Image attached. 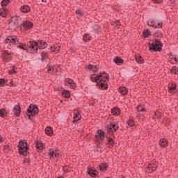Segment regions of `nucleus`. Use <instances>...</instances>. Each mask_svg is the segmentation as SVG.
Here are the masks:
<instances>
[{"instance_id":"obj_18","label":"nucleus","mask_w":178,"mask_h":178,"mask_svg":"<svg viewBox=\"0 0 178 178\" xmlns=\"http://www.w3.org/2000/svg\"><path fill=\"white\" fill-rule=\"evenodd\" d=\"M111 113L118 116V115L120 114V109L118 107L113 108L111 109Z\"/></svg>"},{"instance_id":"obj_48","label":"nucleus","mask_w":178,"mask_h":178,"mask_svg":"<svg viewBox=\"0 0 178 178\" xmlns=\"http://www.w3.org/2000/svg\"><path fill=\"white\" fill-rule=\"evenodd\" d=\"M54 158H59V153L58 152H54Z\"/></svg>"},{"instance_id":"obj_5","label":"nucleus","mask_w":178,"mask_h":178,"mask_svg":"<svg viewBox=\"0 0 178 178\" xmlns=\"http://www.w3.org/2000/svg\"><path fill=\"white\" fill-rule=\"evenodd\" d=\"M6 42L8 44V45L19 44V38H17L16 36H8L6 39Z\"/></svg>"},{"instance_id":"obj_1","label":"nucleus","mask_w":178,"mask_h":178,"mask_svg":"<svg viewBox=\"0 0 178 178\" xmlns=\"http://www.w3.org/2000/svg\"><path fill=\"white\" fill-rule=\"evenodd\" d=\"M48 44L47 42L44 40H38V42H29L28 43L29 50V51H38L39 49H44V48H47Z\"/></svg>"},{"instance_id":"obj_42","label":"nucleus","mask_w":178,"mask_h":178,"mask_svg":"<svg viewBox=\"0 0 178 178\" xmlns=\"http://www.w3.org/2000/svg\"><path fill=\"white\" fill-rule=\"evenodd\" d=\"M171 72H172V73H175V74H177V73H178V67H173L171 69Z\"/></svg>"},{"instance_id":"obj_15","label":"nucleus","mask_w":178,"mask_h":178,"mask_svg":"<svg viewBox=\"0 0 178 178\" xmlns=\"http://www.w3.org/2000/svg\"><path fill=\"white\" fill-rule=\"evenodd\" d=\"M119 92L120 94H122V95H126V94L129 92V90L127 88H126V87L122 86L119 88Z\"/></svg>"},{"instance_id":"obj_22","label":"nucleus","mask_w":178,"mask_h":178,"mask_svg":"<svg viewBox=\"0 0 178 178\" xmlns=\"http://www.w3.org/2000/svg\"><path fill=\"white\" fill-rule=\"evenodd\" d=\"M45 133L47 134V136H52V134H54V131H52V128L47 127L45 129Z\"/></svg>"},{"instance_id":"obj_38","label":"nucleus","mask_w":178,"mask_h":178,"mask_svg":"<svg viewBox=\"0 0 178 178\" xmlns=\"http://www.w3.org/2000/svg\"><path fill=\"white\" fill-rule=\"evenodd\" d=\"M76 13L78 16H83V15H84V13L83 11V10L79 9V10H76Z\"/></svg>"},{"instance_id":"obj_37","label":"nucleus","mask_w":178,"mask_h":178,"mask_svg":"<svg viewBox=\"0 0 178 178\" xmlns=\"http://www.w3.org/2000/svg\"><path fill=\"white\" fill-rule=\"evenodd\" d=\"M6 86V81L3 79H0V87H5Z\"/></svg>"},{"instance_id":"obj_3","label":"nucleus","mask_w":178,"mask_h":178,"mask_svg":"<svg viewBox=\"0 0 178 178\" xmlns=\"http://www.w3.org/2000/svg\"><path fill=\"white\" fill-rule=\"evenodd\" d=\"M38 113V107L34 104H31L27 109L26 115L29 117V119H31V116L34 117Z\"/></svg>"},{"instance_id":"obj_41","label":"nucleus","mask_w":178,"mask_h":178,"mask_svg":"<svg viewBox=\"0 0 178 178\" xmlns=\"http://www.w3.org/2000/svg\"><path fill=\"white\" fill-rule=\"evenodd\" d=\"M148 26H151V27H155V21L150 20L147 22Z\"/></svg>"},{"instance_id":"obj_12","label":"nucleus","mask_w":178,"mask_h":178,"mask_svg":"<svg viewBox=\"0 0 178 178\" xmlns=\"http://www.w3.org/2000/svg\"><path fill=\"white\" fill-rule=\"evenodd\" d=\"M35 145L38 152H41V151L44 149V143H42L41 141H37L35 143Z\"/></svg>"},{"instance_id":"obj_33","label":"nucleus","mask_w":178,"mask_h":178,"mask_svg":"<svg viewBox=\"0 0 178 178\" xmlns=\"http://www.w3.org/2000/svg\"><path fill=\"white\" fill-rule=\"evenodd\" d=\"M48 58V53L45 51L42 52V60L44 62Z\"/></svg>"},{"instance_id":"obj_40","label":"nucleus","mask_w":178,"mask_h":178,"mask_svg":"<svg viewBox=\"0 0 178 178\" xmlns=\"http://www.w3.org/2000/svg\"><path fill=\"white\" fill-rule=\"evenodd\" d=\"M137 111L138 112H145V108L142 106H138Z\"/></svg>"},{"instance_id":"obj_34","label":"nucleus","mask_w":178,"mask_h":178,"mask_svg":"<svg viewBox=\"0 0 178 178\" xmlns=\"http://www.w3.org/2000/svg\"><path fill=\"white\" fill-rule=\"evenodd\" d=\"M91 81H95L96 83H99V76H96L95 77L91 76L90 77Z\"/></svg>"},{"instance_id":"obj_8","label":"nucleus","mask_w":178,"mask_h":178,"mask_svg":"<svg viewBox=\"0 0 178 178\" xmlns=\"http://www.w3.org/2000/svg\"><path fill=\"white\" fill-rule=\"evenodd\" d=\"M65 85L70 86V88H76V83H74V81H73L72 79H65Z\"/></svg>"},{"instance_id":"obj_43","label":"nucleus","mask_w":178,"mask_h":178,"mask_svg":"<svg viewBox=\"0 0 178 178\" xmlns=\"http://www.w3.org/2000/svg\"><path fill=\"white\" fill-rule=\"evenodd\" d=\"M17 68L13 67L11 70H10V74H13V73H17Z\"/></svg>"},{"instance_id":"obj_53","label":"nucleus","mask_w":178,"mask_h":178,"mask_svg":"<svg viewBox=\"0 0 178 178\" xmlns=\"http://www.w3.org/2000/svg\"><path fill=\"white\" fill-rule=\"evenodd\" d=\"M27 47H28V49H28V51H31V52H33V51H34L33 49H32V50H29V46H27Z\"/></svg>"},{"instance_id":"obj_23","label":"nucleus","mask_w":178,"mask_h":178,"mask_svg":"<svg viewBox=\"0 0 178 178\" xmlns=\"http://www.w3.org/2000/svg\"><path fill=\"white\" fill-rule=\"evenodd\" d=\"M63 97H65V98H70V91L67 90H64L62 92Z\"/></svg>"},{"instance_id":"obj_35","label":"nucleus","mask_w":178,"mask_h":178,"mask_svg":"<svg viewBox=\"0 0 178 178\" xmlns=\"http://www.w3.org/2000/svg\"><path fill=\"white\" fill-rule=\"evenodd\" d=\"M149 35H151V32L148 29L145 30L143 31V37L147 38Z\"/></svg>"},{"instance_id":"obj_17","label":"nucleus","mask_w":178,"mask_h":178,"mask_svg":"<svg viewBox=\"0 0 178 178\" xmlns=\"http://www.w3.org/2000/svg\"><path fill=\"white\" fill-rule=\"evenodd\" d=\"M115 63H116V65H118L119 66H120V65H122V63H123V59H122V58L119 57V56H116L114 59H113Z\"/></svg>"},{"instance_id":"obj_7","label":"nucleus","mask_w":178,"mask_h":178,"mask_svg":"<svg viewBox=\"0 0 178 178\" xmlns=\"http://www.w3.org/2000/svg\"><path fill=\"white\" fill-rule=\"evenodd\" d=\"M119 129V126L117 124H111L107 126V131L108 133H116Z\"/></svg>"},{"instance_id":"obj_16","label":"nucleus","mask_w":178,"mask_h":178,"mask_svg":"<svg viewBox=\"0 0 178 178\" xmlns=\"http://www.w3.org/2000/svg\"><path fill=\"white\" fill-rule=\"evenodd\" d=\"M21 12H23L24 13H29V12H30V7L27 5L22 6Z\"/></svg>"},{"instance_id":"obj_2","label":"nucleus","mask_w":178,"mask_h":178,"mask_svg":"<svg viewBox=\"0 0 178 178\" xmlns=\"http://www.w3.org/2000/svg\"><path fill=\"white\" fill-rule=\"evenodd\" d=\"M18 147L19 154L26 156V155H27V151H29V145H27V142H26V140H20Z\"/></svg>"},{"instance_id":"obj_26","label":"nucleus","mask_w":178,"mask_h":178,"mask_svg":"<svg viewBox=\"0 0 178 178\" xmlns=\"http://www.w3.org/2000/svg\"><path fill=\"white\" fill-rule=\"evenodd\" d=\"M8 15V10L5 8L0 9V16L5 17Z\"/></svg>"},{"instance_id":"obj_27","label":"nucleus","mask_w":178,"mask_h":178,"mask_svg":"<svg viewBox=\"0 0 178 178\" xmlns=\"http://www.w3.org/2000/svg\"><path fill=\"white\" fill-rule=\"evenodd\" d=\"M80 119H81V115H80V113H74V122H78V120H80Z\"/></svg>"},{"instance_id":"obj_32","label":"nucleus","mask_w":178,"mask_h":178,"mask_svg":"<svg viewBox=\"0 0 178 178\" xmlns=\"http://www.w3.org/2000/svg\"><path fill=\"white\" fill-rule=\"evenodd\" d=\"M90 40H91V36H90L89 34L83 35V40L85 41V42L90 41Z\"/></svg>"},{"instance_id":"obj_9","label":"nucleus","mask_w":178,"mask_h":178,"mask_svg":"<svg viewBox=\"0 0 178 178\" xmlns=\"http://www.w3.org/2000/svg\"><path fill=\"white\" fill-rule=\"evenodd\" d=\"M97 76L99 77V83L104 81V79H106V80H109V74H108L106 72L100 73Z\"/></svg>"},{"instance_id":"obj_20","label":"nucleus","mask_w":178,"mask_h":178,"mask_svg":"<svg viewBox=\"0 0 178 178\" xmlns=\"http://www.w3.org/2000/svg\"><path fill=\"white\" fill-rule=\"evenodd\" d=\"M87 69H88V70H92V72H97V70H98V67L95 65L90 64L87 66Z\"/></svg>"},{"instance_id":"obj_11","label":"nucleus","mask_w":178,"mask_h":178,"mask_svg":"<svg viewBox=\"0 0 178 178\" xmlns=\"http://www.w3.org/2000/svg\"><path fill=\"white\" fill-rule=\"evenodd\" d=\"M33 26L34 24L30 21H25L23 23V27L25 30H30V29H33Z\"/></svg>"},{"instance_id":"obj_36","label":"nucleus","mask_w":178,"mask_h":178,"mask_svg":"<svg viewBox=\"0 0 178 178\" xmlns=\"http://www.w3.org/2000/svg\"><path fill=\"white\" fill-rule=\"evenodd\" d=\"M17 48H20V49H23L24 51L27 50V47H26V44L23 43L18 45Z\"/></svg>"},{"instance_id":"obj_39","label":"nucleus","mask_w":178,"mask_h":178,"mask_svg":"<svg viewBox=\"0 0 178 178\" xmlns=\"http://www.w3.org/2000/svg\"><path fill=\"white\" fill-rule=\"evenodd\" d=\"M102 90H107L108 89V84L105 83V81H104V83H102L100 84Z\"/></svg>"},{"instance_id":"obj_44","label":"nucleus","mask_w":178,"mask_h":178,"mask_svg":"<svg viewBox=\"0 0 178 178\" xmlns=\"http://www.w3.org/2000/svg\"><path fill=\"white\" fill-rule=\"evenodd\" d=\"M162 26H163V23L159 22L157 25H155V29H162Z\"/></svg>"},{"instance_id":"obj_47","label":"nucleus","mask_w":178,"mask_h":178,"mask_svg":"<svg viewBox=\"0 0 178 178\" xmlns=\"http://www.w3.org/2000/svg\"><path fill=\"white\" fill-rule=\"evenodd\" d=\"M54 70V67H49L48 68V73H51Z\"/></svg>"},{"instance_id":"obj_6","label":"nucleus","mask_w":178,"mask_h":178,"mask_svg":"<svg viewBox=\"0 0 178 178\" xmlns=\"http://www.w3.org/2000/svg\"><path fill=\"white\" fill-rule=\"evenodd\" d=\"M104 140H105V132L102 130H98L95 135V141L99 143L104 141Z\"/></svg>"},{"instance_id":"obj_19","label":"nucleus","mask_w":178,"mask_h":178,"mask_svg":"<svg viewBox=\"0 0 178 178\" xmlns=\"http://www.w3.org/2000/svg\"><path fill=\"white\" fill-rule=\"evenodd\" d=\"M10 24L13 25L14 29H17L19 27V21L16 19H12Z\"/></svg>"},{"instance_id":"obj_10","label":"nucleus","mask_w":178,"mask_h":178,"mask_svg":"<svg viewBox=\"0 0 178 178\" xmlns=\"http://www.w3.org/2000/svg\"><path fill=\"white\" fill-rule=\"evenodd\" d=\"M21 112H22V110H21L20 106L15 105L13 107V113L15 116H17V118H19V116H20Z\"/></svg>"},{"instance_id":"obj_49","label":"nucleus","mask_w":178,"mask_h":178,"mask_svg":"<svg viewBox=\"0 0 178 178\" xmlns=\"http://www.w3.org/2000/svg\"><path fill=\"white\" fill-rule=\"evenodd\" d=\"M173 59V58H172ZM175 62H178V58H174Z\"/></svg>"},{"instance_id":"obj_50","label":"nucleus","mask_w":178,"mask_h":178,"mask_svg":"<svg viewBox=\"0 0 178 178\" xmlns=\"http://www.w3.org/2000/svg\"><path fill=\"white\" fill-rule=\"evenodd\" d=\"M3 141V139L2 138L1 136H0V143H2Z\"/></svg>"},{"instance_id":"obj_25","label":"nucleus","mask_w":178,"mask_h":178,"mask_svg":"<svg viewBox=\"0 0 178 178\" xmlns=\"http://www.w3.org/2000/svg\"><path fill=\"white\" fill-rule=\"evenodd\" d=\"M88 173L92 176V177H94V176H97V172L95 170L88 169Z\"/></svg>"},{"instance_id":"obj_13","label":"nucleus","mask_w":178,"mask_h":178,"mask_svg":"<svg viewBox=\"0 0 178 178\" xmlns=\"http://www.w3.org/2000/svg\"><path fill=\"white\" fill-rule=\"evenodd\" d=\"M168 140L165 138H161L159 140V146L163 147V148H165V147L168 146Z\"/></svg>"},{"instance_id":"obj_45","label":"nucleus","mask_w":178,"mask_h":178,"mask_svg":"<svg viewBox=\"0 0 178 178\" xmlns=\"http://www.w3.org/2000/svg\"><path fill=\"white\" fill-rule=\"evenodd\" d=\"M128 124L129 126H131V127H133V126H134V122L133 121V120H129L128 121Z\"/></svg>"},{"instance_id":"obj_28","label":"nucleus","mask_w":178,"mask_h":178,"mask_svg":"<svg viewBox=\"0 0 178 178\" xmlns=\"http://www.w3.org/2000/svg\"><path fill=\"white\" fill-rule=\"evenodd\" d=\"M100 170H106L108 169V164L107 163H102L99 166Z\"/></svg>"},{"instance_id":"obj_51","label":"nucleus","mask_w":178,"mask_h":178,"mask_svg":"<svg viewBox=\"0 0 178 178\" xmlns=\"http://www.w3.org/2000/svg\"><path fill=\"white\" fill-rule=\"evenodd\" d=\"M59 49H60V47L56 48V50H55V51H56V52H58V51H59Z\"/></svg>"},{"instance_id":"obj_29","label":"nucleus","mask_w":178,"mask_h":178,"mask_svg":"<svg viewBox=\"0 0 178 178\" xmlns=\"http://www.w3.org/2000/svg\"><path fill=\"white\" fill-rule=\"evenodd\" d=\"M9 3H10V0H3L1 1V6L3 8H5V6H8V5H9Z\"/></svg>"},{"instance_id":"obj_31","label":"nucleus","mask_w":178,"mask_h":178,"mask_svg":"<svg viewBox=\"0 0 178 178\" xmlns=\"http://www.w3.org/2000/svg\"><path fill=\"white\" fill-rule=\"evenodd\" d=\"M136 59L138 63H143V62H144V59L143 58V57H141V56H139V55L136 56Z\"/></svg>"},{"instance_id":"obj_24","label":"nucleus","mask_w":178,"mask_h":178,"mask_svg":"<svg viewBox=\"0 0 178 178\" xmlns=\"http://www.w3.org/2000/svg\"><path fill=\"white\" fill-rule=\"evenodd\" d=\"M8 116V112L6 110L2 108L0 110V118H6Z\"/></svg>"},{"instance_id":"obj_46","label":"nucleus","mask_w":178,"mask_h":178,"mask_svg":"<svg viewBox=\"0 0 178 178\" xmlns=\"http://www.w3.org/2000/svg\"><path fill=\"white\" fill-rule=\"evenodd\" d=\"M55 152H50L49 153L50 159H52V158H54Z\"/></svg>"},{"instance_id":"obj_14","label":"nucleus","mask_w":178,"mask_h":178,"mask_svg":"<svg viewBox=\"0 0 178 178\" xmlns=\"http://www.w3.org/2000/svg\"><path fill=\"white\" fill-rule=\"evenodd\" d=\"M3 58L7 60V62H9L12 60V54L9 52H5L4 54L3 55Z\"/></svg>"},{"instance_id":"obj_4","label":"nucleus","mask_w":178,"mask_h":178,"mask_svg":"<svg viewBox=\"0 0 178 178\" xmlns=\"http://www.w3.org/2000/svg\"><path fill=\"white\" fill-rule=\"evenodd\" d=\"M150 49L154 51H161V49H162V44L161 43V41L155 40L150 46Z\"/></svg>"},{"instance_id":"obj_21","label":"nucleus","mask_w":178,"mask_h":178,"mask_svg":"<svg viewBox=\"0 0 178 178\" xmlns=\"http://www.w3.org/2000/svg\"><path fill=\"white\" fill-rule=\"evenodd\" d=\"M169 92H170V94H176V92H177V88H176L175 85H172L170 87Z\"/></svg>"},{"instance_id":"obj_30","label":"nucleus","mask_w":178,"mask_h":178,"mask_svg":"<svg viewBox=\"0 0 178 178\" xmlns=\"http://www.w3.org/2000/svg\"><path fill=\"white\" fill-rule=\"evenodd\" d=\"M115 145V142L112 138H109L108 143H106V147H112Z\"/></svg>"},{"instance_id":"obj_52","label":"nucleus","mask_w":178,"mask_h":178,"mask_svg":"<svg viewBox=\"0 0 178 178\" xmlns=\"http://www.w3.org/2000/svg\"><path fill=\"white\" fill-rule=\"evenodd\" d=\"M42 2H43L44 3H47V0H42Z\"/></svg>"}]
</instances>
